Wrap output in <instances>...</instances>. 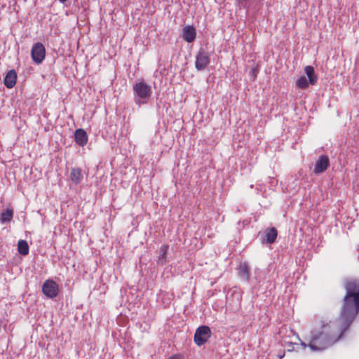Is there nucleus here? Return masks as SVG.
Returning <instances> with one entry per match:
<instances>
[{
    "mask_svg": "<svg viewBox=\"0 0 359 359\" xmlns=\"http://www.w3.org/2000/svg\"><path fill=\"white\" fill-rule=\"evenodd\" d=\"M346 295L341 312L334 321L322 320L311 332L309 346L313 351H323L339 341L348 330L359 312V280L346 281Z\"/></svg>",
    "mask_w": 359,
    "mask_h": 359,
    "instance_id": "f257e3e1",
    "label": "nucleus"
},
{
    "mask_svg": "<svg viewBox=\"0 0 359 359\" xmlns=\"http://www.w3.org/2000/svg\"><path fill=\"white\" fill-rule=\"evenodd\" d=\"M133 90L135 102L138 105L147 103L152 93L151 86L143 80L136 81L133 86Z\"/></svg>",
    "mask_w": 359,
    "mask_h": 359,
    "instance_id": "f03ea898",
    "label": "nucleus"
},
{
    "mask_svg": "<svg viewBox=\"0 0 359 359\" xmlns=\"http://www.w3.org/2000/svg\"><path fill=\"white\" fill-rule=\"evenodd\" d=\"M210 336V328L208 326L203 325L197 328L194 334V341L198 346H202L208 340Z\"/></svg>",
    "mask_w": 359,
    "mask_h": 359,
    "instance_id": "7ed1b4c3",
    "label": "nucleus"
},
{
    "mask_svg": "<svg viewBox=\"0 0 359 359\" xmlns=\"http://www.w3.org/2000/svg\"><path fill=\"white\" fill-rule=\"evenodd\" d=\"M210 62L209 53L205 50L200 49L196 56L195 67L198 71L205 69Z\"/></svg>",
    "mask_w": 359,
    "mask_h": 359,
    "instance_id": "20e7f679",
    "label": "nucleus"
},
{
    "mask_svg": "<svg viewBox=\"0 0 359 359\" xmlns=\"http://www.w3.org/2000/svg\"><path fill=\"white\" fill-rule=\"evenodd\" d=\"M31 56L36 64H41L46 56L44 46L40 42L34 44L31 51Z\"/></svg>",
    "mask_w": 359,
    "mask_h": 359,
    "instance_id": "39448f33",
    "label": "nucleus"
},
{
    "mask_svg": "<svg viewBox=\"0 0 359 359\" xmlns=\"http://www.w3.org/2000/svg\"><path fill=\"white\" fill-rule=\"evenodd\" d=\"M43 293L48 298L55 297L59 292L58 285L53 280H46L42 285Z\"/></svg>",
    "mask_w": 359,
    "mask_h": 359,
    "instance_id": "423d86ee",
    "label": "nucleus"
},
{
    "mask_svg": "<svg viewBox=\"0 0 359 359\" xmlns=\"http://www.w3.org/2000/svg\"><path fill=\"white\" fill-rule=\"evenodd\" d=\"M330 165V161L327 156H321L316 161L313 172L320 174L325 172Z\"/></svg>",
    "mask_w": 359,
    "mask_h": 359,
    "instance_id": "0eeeda50",
    "label": "nucleus"
},
{
    "mask_svg": "<svg viewBox=\"0 0 359 359\" xmlns=\"http://www.w3.org/2000/svg\"><path fill=\"white\" fill-rule=\"evenodd\" d=\"M196 36V29L193 26H186L182 29V38L188 43L193 42Z\"/></svg>",
    "mask_w": 359,
    "mask_h": 359,
    "instance_id": "6e6552de",
    "label": "nucleus"
},
{
    "mask_svg": "<svg viewBox=\"0 0 359 359\" xmlns=\"http://www.w3.org/2000/svg\"><path fill=\"white\" fill-rule=\"evenodd\" d=\"M74 140L78 145L81 147L85 146L88 142L86 132L82 128L76 129L74 133Z\"/></svg>",
    "mask_w": 359,
    "mask_h": 359,
    "instance_id": "1a4fd4ad",
    "label": "nucleus"
},
{
    "mask_svg": "<svg viewBox=\"0 0 359 359\" xmlns=\"http://www.w3.org/2000/svg\"><path fill=\"white\" fill-rule=\"evenodd\" d=\"M83 178L82 170L79 168H73L71 169L69 179L74 184H80Z\"/></svg>",
    "mask_w": 359,
    "mask_h": 359,
    "instance_id": "9d476101",
    "label": "nucleus"
},
{
    "mask_svg": "<svg viewBox=\"0 0 359 359\" xmlns=\"http://www.w3.org/2000/svg\"><path fill=\"white\" fill-rule=\"evenodd\" d=\"M17 74L14 69L9 70L4 79V85L8 88H12L16 83Z\"/></svg>",
    "mask_w": 359,
    "mask_h": 359,
    "instance_id": "9b49d317",
    "label": "nucleus"
},
{
    "mask_svg": "<svg viewBox=\"0 0 359 359\" xmlns=\"http://www.w3.org/2000/svg\"><path fill=\"white\" fill-rule=\"evenodd\" d=\"M238 276L245 281L250 279V269L247 263H241L238 266Z\"/></svg>",
    "mask_w": 359,
    "mask_h": 359,
    "instance_id": "f8f14e48",
    "label": "nucleus"
},
{
    "mask_svg": "<svg viewBox=\"0 0 359 359\" xmlns=\"http://www.w3.org/2000/svg\"><path fill=\"white\" fill-rule=\"evenodd\" d=\"M265 239L268 243H273L278 236V232L276 228L271 227L266 229L264 231Z\"/></svg>",
    "mask_w": 359,
    "mask_h": 359,
    "instance_id": "ddd939ff",
    "label": "nucleus"
},
{
    "mask_svg": "<svg viewBox=\"0 0 359 359\" xmlns=\"http://www.w3.org/2000/svg\"><path fill=\"white\" fill-rule=\"evenodd\" d=\"M304 72L309 78V83L311 85H315L317 82L318 77L315 74L314 68L312 66H306L304 68Z\"/></svg>",
    "mask_w": 359,
    "mask_h": 359,
    "instance_id": "4468645a",
    "label": "nucleus"
},
{
    "mask_svg": "<svg viewBox=\"0 0 359 359\" xmlns=\"http://www.w3.org/2000/svg\"><path fill=\"white\" fill-rule=\"evenodd\" d=\"M13 217V210L12 208H7L0 215V222L1 224L9 222L12 220Z\"/></svg>",
    "mask_w": 359,
    "mask_h": 359,
    "instance_id": "2eb2a0df",
    "label": "nucleus"
},
{
    "mask_svg": "<svg viewBox=\"0 0 359 359\" xmlns=\"http://www.w3.org/2000/svg\"><path fill=\"white\" fill-rule=\"evenodd\" d=\"M29 245L26 241L20 240L18 243V251L22 255H27L29 254Z\"/></svg>",
    "mask_w": 359,
    "mask_h": 359,
    "instance_id": "dca6fc26",
    "label": "nucleus"
},
{
    "mask_svg": "<svg viewBox=\"0 0 359 359\" xmlns=\"http://www.w3.org/2000/svg\"><path fill=\"white\" fill-rule=\"evenodd\" d=\"M296 85L299 88L305 89L309 86V82L306 78L302 76L297 79V81H296Z\"/></svg>",
    "mask_w": 359,
    "mask_h": 359,
    "instance_id": "f3484780",
    "label": "nucleus"
},
{
    "mask_svg": "<svg viewBox=\"0 0 359 359\" xmlns=\"http://www.w3.org/2000/svg\"><path fill=\"white\" fill-rule=\"evenodd\" d=\"M168 245H163L161 248V252H162V256L163 257H165L167 251H168Z\"/></svg>",
    "mask_w": 359,
    "mask_h": 359,
    "instance_id": "a211bd4d",
    "label": "nucleus"
},
{
    "mask_svg": "<svg viewBox=\"0 0 359 359\" xmlns=\"http://www.w3.org/2000/svg\"><path fill=\"white\" fill-rule=\"evenodd\" d=\"M168 359H182V356L180 354L173 355Z\"/></svg>",
    "mask_w": 359,
    "mask_h": 359,
    "instance_id": "6ab92c4d",
    "label": "nucleus"
},
{
    "mask_svg": "<svg viewBox=\"0 0 359 359\" xmlns=\"http://www.w3.org/2000/svg\"><path fill=\"white\" fill-rule=\"evenodd\" d=\"M301 345L304 347V348H306L307 346L306 344L302 341H301Z\"/></svg>",
    "mask_w": 359,
    "mask_h": 359,
    "instance_id": "aec40b11",
    "label": "nucleus"
},
{
    "mask_svg": "<svg viewBox=\"0 0 359 359\" xmlns=\"http://www.w3.org/2000/svg\"><path fill=\"white\" fill-rule=\"evenodd\" d=\"M285 355V352L283 353L281 355H278V357L279 359H282Z\"/></svg>",
    "mask_w": 359,
    "mask_h": 359,
    "instance_id": "412c9836",
    "label": "nucleus"
},
{
    "mask_svg": "<svg viewBox=\"0 0 359 359\" xmlns=\"http://www.w3.org/2000/svg\"><path fill=\"white\" fill-rule=\"evenodd\" d=\"M68 0H59V1L62 4H65V2H67Z\"/></svg>",
    "mask_w": 359,
    "mask_h": 359,
    "instance_id": "4be33fe9",
    "label": "nucleus"
},
{
    "mask_svg": "<svg viewBox=\"0 0 359 359\" xmlns=\"http://www.w3.org/2000/svg\"><path fill=\"white\" fill-rule=\"evenodd\" d=\"M294 344L290 343V346H293Z\"/></svg>",
    "mask_w": 359,
    "mask_h": 359,
    "instance_id": "5701e85b",
    "label": "nucleus"
}]
</instances>
